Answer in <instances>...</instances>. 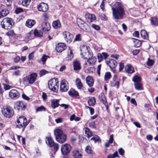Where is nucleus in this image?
<instances>
[{
    "mask_svg": "<svg viewBox=\"0 0 158 158\" xmlns=\"http://www.w3.org/2000/svg\"><path fill=\"white\" fill-rule=\"evenodd\" d=\"M58 79L56 78H55L50 80L48 83L49 88L52 91L56 92L58 88Z\"/></svg>",
    "mask_w": 158,
    "mask_h": 158,
    "instance_id": "nucleus-8",
    "label": "nucleus"
},
{
    "mask_svg": "<svg viewBox=\"0 0 158 158\" xmlns=\"http://www.w3.org/2000/svg\"><path fill=\"white\" fill-rule=\"evenodd\" d=\"M113 15L115 19H122L125 15V11L122 4L116 2L111 8Z\"/></svg>",
    "mask_w": 158,
    "mask_h": 158,
    "instance_id": "nucleus-1",
    "label": "nucleus"
},
{
    "mask_svg": "<svg viewBox=\"0 0 158 158\" xmlns=\"http://www.w3.org/2000/svg\"><path fill=\"white\" fill-rule=\"evenodd\" d=\"M87 84L90 87H92L94 83V81L92 77L90 76H88L86 78Z\"/></svg>",
    "mask_w": 158,
    "mask_h": 158,
    "instance_id": "nucleus-26",
    "label": "nucleus"
},
{
    "mask_svg": "<svg viewBox=\"0 0 158 158\" xmlns=\"http://www.w3.org/2000/svg\"><path fill=\"white\" fill-rule=\"evenodd\" d=\"M119 71L121 72L122 71L124 67V63L121 62H119Z\"/></svg>",
    "mask_w": 158,
    "mask_h": 158,
    "instance_id": "nucleus-54",
    "label": "nucleus"
},
{
    "mask_svg": "<svg viewBox=\"0 0 158 158\" xmlns=\"http://www.w3.org/2000/svg\"><path fill=\"white\" fill-rule=\"evenodd\" d=\"M151 24L153 26H158V18L156 17H151L150 19Z\"/></svg>",
    "mask_w": 158,
    "mask_h": 158,
    "instance_id": "nucleus-25",
    "label": "nucleus"
},
{
    "mask_svg": "<svg viewBox=\"0 0 158 158\" xmlns=\"http://www.w3.org/2000/svg\"><path fill=\"white\" fill-rule=\"evenodd\" d=\"M72 156L73 158H81L82 156V154L77 149H75L72 151Z\"/></svg>",
    "mask_w": 158,
    "mask_h": 158,
    "instance_id": "nucleus-21",
    "label": "nucleus"
},
{
    "mask_svg": "<svg viewBox=\"0 0 158 158\" xmlns=\"http://www.w3.org/2000/svg\"><path fill=\"white\" fill-rule=\"evenodd\" d=\"M66 45L62 43H59L56 48V51L58 52H61L66 49Z\"/></svg>",
    "mask_w": 158,
    "mask_h": 158,
    "instance_id": "nucleus-19",
    "label": "nucleus"
},
{
    "mask_svg": "<svg viewBox=\"0 0 158 158\" xmlns=\"http://www.w3.org/2000/svg\"><path fill=\"white\" fill-rule=\"evenodd\" d=\"M59 100L53 99L51 101V106L53 109H55L58 107L60 105L59 102Z\"/></svg>",
    "mask_w": 158,
    "mask_h": 158,
    "instance_id": "nucleus-27",
    "label": "nucleus"
},
{
    "mask_svg": "<svg viewBox=\"0 0 158 158\" xmlns=\"http://www.w3.org/2000/svg\"><path fill=\"white\" fill-rule=\"evenodd\" d=\"M140 51V50L139 49H135L132 52L133 55L134 56L137 55L139 53Z\"/></svg>",
    "mask_w": 158,
    "mask_h": 158,
    "instance_id": "nucleus-60",
    "label": "nucleus"
},
{
    "mask_svg": "<svg viewBox=\"0 0 158 158\" xmlns=\"http://www.w3.org/2000/svg\"><path fill=\"white\" fill-rule=\"evenodd\" d=\"M37 8L39 11L44 12L47 11L48 9V4L44 2L41 3L38 6Z\"/></svg>",
    "mask_w": 158,
    "mask_h": 158,
    "instance_id": "nucleus-17",
    "label": "nucleus"
},
{
    "mask_svg": "<svg viewBox=\"0 0 158 158\" xmlns=\"http://www.w3.org/2000/svg\"><path fill=\"white\" fill-rule=\"evenodd\" d=\"M68 94L70 96L72 97L78 96L79 95L78 93L73 89H71L69 91Z\"/></svg>",
    "mask_w": 158,
    "mask_h": 158,
    "instance_id": "nucleus-31",
    "label": "nucleus"
},
{
    "mask_svg": "<svg viewBox=\"0 0 158 158\" xmlns=\"http://www.w3.org/2000/svg\"><path fill=\"white\" fill-rule=\"evenodd\" d=\"M46 108L45 107L43 106H41L37 107L36 109V112H40V111H45Z\"/></svg>",
    "mask_w": 158,
    "mask_h": 158,
    "instance_id": "nucleus-51",
    "label": "nucleus"
},
{
    "mask_svg": "<svg viewBox=\"0 0 158 158\" xmlns=\"http://www.w3.org/2000/svg\"><path fill=\"white\" fill-rule=\"evenodd\" d=\"M125 69L128 73H132L135 72L133 67L130 64H127L125 67Z\"/></svg>",
    "mask_w": 158,
    "mask_h": 158,
    "instance_id": "nucleus-22",
    "label": "nucleus"
},
{
    "mask_svg": "<svg viewBox=\"0 0 158 158\" xmlns=\"http://www.w3.org/2000/svg\"><path fill=\"white\" fill-rule=\"evenodd\" d=\"M96 100L94 97H91L88 101V103L89 106H93L95 104Z\"/></svg>",
    "mask_w": 158,
    "mask_h": 158,
    "instance_id": "nucleus-40",
    "label": "nucleus"
},
{
    "mask_svg": "<svg viewBox=\"0 0 158 158\" xmlns=\"http://www.w3.org/2000/svg\"><path fill=\"white\" fill-rule=\"evenodd\" d=\"M134 85L135 89L137 90H141L143 89V85L140 82L134 83Z\"/></svg>",
    "mask_w": 158,
    "mask_h": 158,
    "instance_id": "nucleus-32",
    "label": "nucleus"
},
{
    "mask_svg": "<svg viewBox=\"0 0 158 158\" xmlns=\"http://www.w3.org/2000/svg\"><path fill=\"white\" fill-rule=\"evenodd\" d=\"M47 57H48L47 56H46L45 55H44L41 58V60L43 62V64H44L46 61V60L47 59Z\"/></svg>",
    "mask_w": 158,
    "mask_h": 158,
    "instance_id": "nucleus-62",
    "label": "nucleus"
},
{
    "mask_svg": "<svg viewBox=\"0 0 158 158\" xmlns=\"http://www.w3.org/2000/svg\"><path fill=\"white\" fill-rule=\"evenodd\" d=\"M102 55L99 53V62L103 60V56H104L105 59H106L109 56V55L106 52H102Z\"/></svg>",
    "mask_w": 158,
    "mask_h": 158,
    "instance_id": "nucleus-42",
    "label": "nucleus"
},
{
    "mask_svg": "<svg viewBox=\"0 0 158 158\" xmlns=\"http://www.w3.org/2000/svg\"><path fill=\"white\" fill-rule=\"evenodd\" d=\"M67 55V59L68 60H71L73 57V50L70 48H69Z\"/></svg>",
    "mask_w": 158,
    "mask_h": 158,
    "instance_id": "nucleus-34",
    "label": "nucleus"
},
{
    "mask_svg": "<svg viewBox=\"0 0 158 158\" xmlns=\"http://www.w3.org/2000/svg\"><path fill=\"white\" fill-rule=\"evenodd\" d=\"M35 23V21L34 20L28 19L27 20L26 25L28 27L31 28Z\"/></svg>",
    "mask_w": 158,
    "mask_h": 158,
    "instance_id": "nucleus-28",
    "label": "nucleus"
},
{
    "mask_svg": "<svg viewBox=\"0 0 158 158\" xmlns=\"http://www.w3.org/2000/svg\"><path fill=\"white\" fill-rule=\"evenodd\" d=\"M120 80H118L117 81H111L110 82V85L111 87H116L117 88H119Z\"/></svg>",
    "mask_w": 158,
    "mask_h": 158,
    "instance_id": "nucleus-30",
    "label": "nucleus"
},
{
    "mask_svg": "<svg viewBox=\"0 0 158 158\" xmlns=\"http://www.w3.org/2000/svg\"><path fill=\"white\" fill-rule=\"evenodd\" d=\"M87 60V61L85 62L84 64L85 68H86L87 66H89L94 64L96 62L97 59L95 57L92 56L91 58H89Z\"/></svg>",
    "mask_w": 158,
    "mask_h": 158,
    "instance_id": "nucleus-13",
    "label": "nucleus"
},
{
    "mask_svg": "<svg viewBox=\"0 0 158 158\" xmlns=\"http://www.w3.org/2000/svg\"><path fill=\"white\" fill-rule=\"evenodd\" d=\"M85 135L88 138H89L92 136V132L89 128L87 127L85 128Z\"/></svg>",
    "mask_w": 158,
    "mask_h": 158,
    "instance_id": "nucleus-41",
    "label": "nucleus"
},
{
    "mask_svg": "<svg viewBox=\"0 0 158 158\" xmlns=\"http://www.w3.org/2000/svg\"><path fill=\"white\" fill-rule=\"evenodd\" d=\"M135 46L136 48L140 47L142 45L141 41L139 40L133 38Z\"/></svg>",
    "mask_w": 158,
    "mask_h": 158,
    "instance_id": "nucleus-38",
    "label": "nucleus"
},
{
    "mask_svg": "<svg viewBox=\"0 0 158 158\" xmlns=\"http://www.w3.org/2000/svg\"><path fill=\"white\" fill-rule=\"evenodd\" d=\"M100 97V98H99V99H100L101 101L103 103H104L106 102H107L105 97V95L104 93H101Z\"/></svg>",
    "mask_w": 158,
    "mask_h": 158,
    "instance_id": "nucleus-45",
    "label": "nucleus"
},
{
    "mask_svg": "<svg viewBox=\"0 0 158 158\" xmlns=\"http://www.w3.org/2000/svg\"><path fill=\"white\" fill-rule=\"evenodd\" d=\"M69 89V83L65 79L62 80L60 82V91L61 92H66Z\"/></svg>",
    "mask_w": 158,
    "mask_h": 158,
    "instance_id": "nucleus-11",
    "label": "nucleus"
},
{
    "mask_svg": "<svg viewBox=\"0 0 158 158\" xmlns=\"http://www.w3.org/2000/svg\"><path fill=\"white\" fill-rule=\"evenodd\" d=\"M85 18L87 22L89 23H91L96 19V17L93 14H90L89 13H86L85 15Z\"/></svg>",
    "mask_w": 158,
    "mask_h": 158,
    "instance_id": "nucleus-18",
    "label": "nucleus"
},
{
    "mask_svg": "<svg viewBox=\"0 0 158 158\" xmlns=\"http://www.w3.org/2000/svg\"><path fill=\"white\" fill-rule=\"evenodd\" d=\"M65 40L67 42H71L73 40V36L72 34L67 31H64L63 34Z\"/></svg>",
    "mask_w": 158,
    "mask_h": 158,
    "instance_id": "nucleus-16",
    "label": "nucleus"
},
{
    "mask_svg": "<svg viewBox=\"0 0 158 158\" xmlns=\"http://www.w3.org/2000/svg\"><path fill=\"white\" fill-rule=\"evenodd\" d=\"M106 0H103L100 5V8L103 11L105 10V3H106Z\"/></svg>",
    "mask_w": 158,
    "mask_h": 158,
    "instance_id": "nucleus-52",
    "label": "nucleus"
},
{
    "mask_svg": "<svg viewBox=\"0 0 158 158\" xmlns=\"http://www.w3.org/2000/svg\"><path fill=\"white\" fill-rule=\"evenodd\" d=\"M99 18L101 20L104 21H106L108 19L106 16L104 14L99 15Z\"/></svg>",
    "mask_w": 158,
    "mask_h": 158,
    "instance_id": "nucleus-53",
    "label": "nucleus"
},
{
    "mask_svg": "<svg viewBox=\"0 0 158 158\" xmlns=\"http://www.w3.org/2000/svg\"><path fill=\"white\" fill-rule=\"evenodd\" d=\"M85 71L86 73H93L95 71V69L94 67H90L85 69Z\"/></svg>",
    "mask_w": 158,
    "mask_h": 158,
    "instance_id": "nucleus-44",
    "label": "nucleus"
},
{
    "mask_svg": "<svg viewBox=\"0 0 158 158\" xmlns=\"http://www.w3.org/2000/svg\"><path fill=\"white\" fill-rule=\"evenodd\" d=\"M28 81L29 84H33L36 80L37 75L36 73H32L28 75Z\"/></svg>",
    "mask_w": 158,
    "mask_h": 158,
    "instance_id": "nucleus-14",
    "label": "nucleus"
},
{
    "mask_svg": "<svg viewBox=\"0 0 158 158\" xmlns=\"http://www.w3.org/2000/svg\"><path fill=\"white\" fill-rule=\"evenodd\" d=\"M53 27L55 29H57L61 27V24L59 20L54 21L52 23Z\"/></svg>",
    "mask_w": 158,
    "mask_h": 158,
    "instance_id": "nucleus-39",
    "label": "nucleus"
},
{
    "mask_svg": "<svg viewBox=\"0 0 158 158\" xmlns=\"http://www.w3.org/2000/svg\"><path fill=\"white\" fill-rule=\"evenodd\" d=\"M34 35L35 36L41 37L43 36V34L41 31L35 29L34 31Z\"/></svg>",
    "mask_w": 158,
    "mask_h": 158,
    "instance_id": "nucleus-35",
    "label": "nucleus"
},
{
    "mask_svg": "<svg viewBox=\"0 0 158 158\" xmlns=\"http://www.w3.org/2000/svg\"><path fill=\"white\" fill-rule=\"evenodd\" d=\"M20 59V57L17 56L14 58V61L16 63H18Z\"/></svg>",
    "mask_w": 158,
    "mask_h": 158,
    "instance_id": "nucleus-61",
    "label": "nucleus"
},
{
    "mask_svg": "<svg viewBox=\"0 0 158 158\" xmlns=\"http://www.w3.org/2000/svg\"><path fill=\"white\" fill-rule=\"evenodd\" d=\"M46 139V141L48 145L50 147H53L55 152L57 151L59 148V144L55 143L52 138L51 136L47 137Z\"/></svg>",
    "mask_w": 158,
    "mask_h": 158,
    "instance_id": "nucleus-7",
    "label": "nucleus"
},
{
    "mask_svg": "<svg viewBox=\"0 0 158 158\" xmlns=\"http://www.w3.org/2000/svg\"><path fill=\"white\" fill-rule=\"evenodd\" d=\"M142 80V79L140 77L137 75H134L132 79V81L134 82V83L141 82Z\"/></svg>",
    "mask_w": 158,
    "mask_h": 158,
    "instance_id": "nucleus-36",
    "label": "nucleus"
},
{
    "mask_svg": "<svg viewBox=\"0 0 158 158\" xmlns=\"http://www.w3.org/2000/svg\"><path fill=\"white\" fill-rule=\"evenodd\" d=\"M119 154L121 156H123L125 153V151L122 148H120L118 150Z\"/></svg>",
    "mask_w": 158,
    "mask_h": 158,
    "instance_id": "nucleus-56",
    "label": "nucleus"
},
{
    "mask_svg": "<svg viewBox=\"0 0 158 158\" xmlns=\"http://www.w3.org/2000/svg\"><path fill=\"white\" fill-rule=\"evenodd\" d=\"M91 141H94L95 143L99 141V137L98 135H95L90 139Z\"/></svg>",
    "mask_w": 158,
    "mask_h": 158,
    "instance_id": "nucleus-50",
    "label": "nucleus"
},
{
    "mask_svg": "<svg viewBox=\"0 0 158 158\" xmlns=\"http://www.w3.org/2000/svg\"><path fill=\"white\" fill-rule=\"evenodd\" d=\"M106 63L111 70L113 71H115V68L117 65V62L115 60L110 59L109 60L106 61Z\"/></svg>",
    "mask_w": 158,
    "mask_h": 158,
    "instance_id": "nucleus-12",
    "label": "nucleus"
},
{
    "mask_svg": "<svg viewBox=\"0 0 158 158\" xmlns=\"http://www.w3.org/2000/svg\"><path fill=\"white\" fill-rule=\"evenodd\" d=\"M9 13V11L6 9L2 10L0 12V18L5 17Z\"/></svg>",
    "mask_w": 158,
    "mask_h": 158,
    "instance_id": "nucleus-33",
    "label": "nucleus"
},
{
    "mask_svg": "<svg viewBox=\"0 0 158 158\" xmlns=\"http://www.w3.org/2000/svg\"><path fill=\"white\" fill-rule=\"evenodd\" d=\"M86 107L87 108L89 109L90 111V114L91 115H92L94 114V109L93 108H92V107H89V106H86Z\"/></svg>",
    "mask_w": 158,
    "mask_h": 158,
    "instance_id": "nucleus-64",
    "label": "nucleus"
},
{
    "mask_svg": "<svg viewBox=\"0 0 158 158\" xmlns=\"http://www.w3.org/2000/svg\"><path fill=\"white\" fill-rule=\"evenodd\" d=\"M111 77V75L110 73L109 72H107L105 73V80L107 81L110 79Z\"/></svg>",
    "mask_w": 158,
    "mask_h": 158,
    "instance_id": "nucleus-46",
    "label": "nucleus"
},
{
    "mask_svg": "<svg viewBox=\"0 0 158 158\" xmlns=\"http://www.w3.org/2000/svg\"><path fill=\"white\" fill-rule=\"evenodd\" d=\"M140 35L142 37L144 40H148L149 39L148 35L145 30H141Z\"/></svg>",
    "mask_w": 158,
    "mask_h": 158,
    "instance_id": "nucleus-29",
    "label": "nucleus"
},
{
    "mask_svg": "<svg viewBox=\"0 0 158 158\" xmlns=\"http://www.w3.org/2000/svg\"><path fill=\"white\" fill-rule=\"evenodd\" d=\"M23 11V10L22 8H17L16 9L15 12L16 14H18L22 12Z\"/></svg>",
    "mask_w": 158,
    "mask_h": 158,
    "instance_id": "nucleus-57",
    "label": "nucleus"
},
{
    "mask_svg": "<svg viewBox=\"0 0 158 158\" xmlns=\"http://www.w3.org/2000/svg\"><path fill=\"white\" fill-rule=\"evenodd\" d=\"M28 123L29 122H27L26 118L22 116L20 117L18 119L16 124L18 127L20 129H22L23 131Z\"/></svg>",
    "mask_w": 158,
    "mask_h": 158,
    "instance_id": "nucleus-5",
    "label": "nucleus"
},
{
    "mask_svg": "<svg viewBox=\"0 0 158 158\" xmlns=\"http://www.w3.org/2000/svg\"><path fill=\"white\" fill-rule=\"evenodd\" d=\"M2 112L3 115L7 118H10L12 117L14 114V111L13 109L8 106H3L2 110Z\"/></svg>",
    "mask_w": 158,
    "mask_h": 158,
    "instance_id": "nucleus-6",
    "label": "nucleus"
},
{
    "mask_svg": "<svg viewBox=\"0 0 158 158\" xmlns=\"http://www.w3.org/2000/svg\"><path fill=\"white\" fill-rule=\"evenodd\" d=\"M76 85H77L78 89H81L83 87V84L82 83L81 80L77 78L76 79Z\"/></svg>",
    "mask_w": 158,
    "mask_h": 158,
    "instance_id": "nucleus-37",
    "label": "nucleus"
},
{
    "mask_svg": "<svg viewBox=\"0 0 158 158\" xmlns=\"http://www.w3.org/2000/svg\"><path fill=\"white\" fill-rule=\"evenodd\" d=\"M73 66L74 70L76 71H78L81 69L80 62L77 60L73 61Z\"/></svg>",
    "mask_w": 158,
    "mask_h": 158,
    "instance_id": "nucleus-24",
    "label": "nucleus"
},
{
    "mask_svg": "<svg viewBox=\"0 0 158 158\" xmlns=\"http://www.w3.org/2000/svg\"><path fill=\"white\" fill-rule=\"evenodd\" d=\"M27 104L26 102L23 101H19L14 104V108L17 110H24L27 107Z\"/></svg>",
    "mask_w": 158,
    "mask_h": 158,
    "instance_id": "nucleus-9",
    "label": "nucleus"
},
{
    "mask_svg": "<svg viewBox=\"0 0 158 158\" xmlns=\"http://www.w3.org/2000/svg\"><path fill=\"white\" fill-rule=\"evenodd\" d=\"M8 36H14L15 35L13 30H11L6 33Z\"/></svg>",
    "mask_w": 158,
    "mask_h": 158,
    "instance_id": "nucleus-59",
    "label": "nucleus"
},
{
    "mask_svg": "<svg viewBox=\"0 0 158 158\" xmlns=\"http://www.w3.org/2000/svg\"><path fill=\"white\" fill-rule=\"evenodd\" d=\"M71 149V147L69 144L65 143L62 145L61 148L62 154L63 155L68 154Z\"/></svg>",
    "mask_w": 158,
    "mask_h": 158,
    "instance_id": "nucleus-10",
    "label": "nucleus"
},
{
    "mask_svg": "<svg viewBox=\"0 0 158 158\" xmlns=\"http://www.w3.org/2000/svg\"><path fill=\"white\" fill-rule=\"evenodd\" d=\"M77 23L79 27L82 29L84 30L85 27L87 25L86 23L80 19H77Z\"/></svg>",
    "mask_w": 158,
    "mask_h": 158,
    "instance_id": "nucleus-23",
    "label": "nucleus"
},
{
    "mask_svg": "<svg viewBox=\"0 0 158 158\" xmlns=\"http://www.w3.org/2000/svg\"><path fill=\"white\" fill-rule=\"evenodd\" d=\"M154 62L153 60L150 59L149 58H148L147 64L149 66H151L154 64Z\"/></svg>",
    "mask_w": 158,
    "mask_h": 158,
    "instance_id": "nucleus-49",
    "label": "nucleus"
},
{
    "mask_svg": "<svg viewBox=\"0 0 158 158\" xmlns=\"http://www.w3.org/2000/svg\"><path fill=\"white\" fill-rule=\"evenodd\" d=\"M14 75L15 76H19L21 75V73L19 70H17L14 72Z\"/></svg>",
    "mask_w": 158,
    "mask_h": 158,
    "instance_id": "nucleus-58",
    "label": "nucleus"
},
{
    "mask_svg": "<svg viewBox=\"0 0 158 158\" xmlns=\"http://www.w3.org/2000/svg\"><path fill=\"white\" fill-rule=\"evenodd\" d=\"M31 2V0H23L22 2V4L23 6H28Z\"/></svg>",
    "mask_w": 158,
    "mask_h": 158,
    "instance_id": "nucleus-47",
    "label": "nucleus"
},
{
    "mask_svg": "<svg viewBox=\"0 0 158 158\" xmlns=\"http://www.w3.org/2000/svg\"><path fill=\"white\" fill-rule=\"evenodd\" d=\"M9 95L11 98L16 99L19 97L20 94L17 90L13 89L10 91Z\"/></svg>",
    "mask_w": 158,
    "mask_h": 158,
    "instance_id": "nucleus-15",
    "label": "nucleus"
},
{
    "mask_svg": "<svg viewBox=\"0 0 158 158\" xmlns=\"http://www.w3.org/2000/svg\"><path fill=\"white\" fill-rule=\"evenodd\" d=\"M81 51L82 58L84 59H87L93 56L92 52L89 51V46L86 45L82 46L81 48Z\"/></svg>",
    "mask_w": 158,
    "mask_h": 158,
    "instance_id": "nucleus-4",
    "label": "nucleus"
},
{
    "mask_svg": "<svg viewBox=\"0 0 158 158\" xmlns=\"http://www.w3.org/2000/svg\"><path fill=\"white\" fill-rule=\"evenodd\" d=\"M54 133L56 136V140L59 143H62L66 140V134L63 133L62 131L60 129H56L54 130Z\"/></svg>",
    "mask_w": 158,
    "mask_h": 158,
    "instance_id": "nucleus-2",
    "label": "nucleus"
},
{
    "mask_svg": "<svg viewBox=\"0 0 158 158\" xmlns=\"http://www.w3.org/2000/svg\"><path fill=\"white\" fill-rule=\"evenodd\" d=\"M85 151L88 154H91L92 153L91 148L89 146H88L86 147Z\"/></svg>",
    "mask_w": 158,
    "mask_h": 158,
    "instance_id": "nucleus-48",
    "label": "nucleus"
},
{
    "mask_svg": "<svg viewBox=\"0 0 158 158\" xmlns=\"http://www.w3.org/2000/svg\"><path fill=\"white\" fill-rule=\"evenodd\" d=\"M113 140H114V136H113V134H112V135H111L110 136V138L109 139V142L110 143H112L113 142Z\"/></svg>",
    "mask_w": 158,
    "mask_h": 158,
    "instance_id": "nucleus-63",
    "label": "nucleus"
},
{
    "mask_svg": "<svg viewBox=\"0 0 158 158\" xmlns=\"http://www.w3.org/2000/svg\"><path fill=\"white\" fill-rule=\"evenodd\" d=\"M14 24V22L13 20L9 18H4L1 23L2 28L7 30L11 28Z\"/></svg>",
    "mask_w": 158,
    "mask_h": 158,
    "instance_id": "nucleus-3",
    "label": "nucleus"
},
{
    "mask_svg": "<svg viewBox=\"0 0 158 158\" xmlns=\"http://www.w3.org/2000/svg\"><path fill=\"white\" fill-rule=\"evenodd\" d=\"M41 26V30L43 32L48 31L50 29V25L48 23L43 22Z\"/></svg>",
    "mask_w": 158,
    "mask_h": 158,
    "instance_id": "nucleus-20",
    "label": "nucleus"
},
{
    "mask_svg": "<svg viewBox=\"0 0 158 158\" xmlns=\"http://www.w3.org/2000/svg\"><path fill=\"white\" fill-rule=\"evenodd\" d=\"M116 157H119V156L117 151H115L113 154H109L107 157V158H114Z\"/></svg>",
    "mask_w": 158,
    "mask_h": 158,
    "instance_id": "nucleus-43",
    "label": "nucleus"
},
{
    "mask_svg": "<svg viewBox=\"0 0 158 158\" xmlns=\"http://www.w3.org/2000/svg\"><path fill=\"white\" fill-rule=\"evenodd\" d=\"M81 35L80 34H78L76 35L74 40L75 41H80L81 40Z\"/></svg>",
    "mask_w": 158,
    "mask_h": 158,
    "instance_id": "nucleus-55",
    "label": "nucleus"
}]
</instances>
